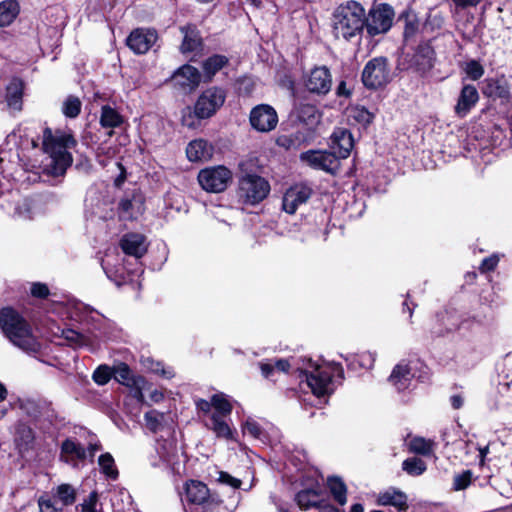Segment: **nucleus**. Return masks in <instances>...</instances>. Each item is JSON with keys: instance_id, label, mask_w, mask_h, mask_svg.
Returning <instances> with one entry per match:
<instances>
[{"instance_id": "obj_1", "label": "nucleus", "mask_w": 512, "mask_h": 512, "mask_svg": "<svg viewBox=\"0 0 512 512\" xmlns=\"http://www.w3.org/2000/svg\"><path fill=\"white\" fill-rule=\"evenodd\" d=\"M76 145V140L71 134L45 128L43 131L42 146L49 155L44 165V172L53 177L63 176L67 168L72 164V155L68 149Z\"/></svg>"}, {"instance_id": "obj_2", "label": "nucleus", "mask_w": 512, "mask_h": 512, "mask_svg": "<svg viewBox=\"0 0 512 512\" xmlns=\"http://www.w3.org/2000/svg\"><path fill=\"white\" fill-rule=\"evenodd\" d=\"M0 328L9 341L27 353H37L41 344L32 333L30 324L14 309L0 310Z\"/></svg>"}, {"instance_id": "obj_3", "label": "nucleus", "mask_w": 512, "mask_h": 512, "mask_svg": "<svg viewBox=\"0 0 512 512\" xmlns=\"http://www.w3.org/2000/svg\"><path fill=\"white\" fill-rule=\"evenodd\" d=\"M365 26V10L355 1L337 8L333 16V32L337 38L349 40L361 34Z\"/></svg>"}, {"instance_id": "obj_4", "label": "nucleus", "mask_w": 512, "mask_h": 512, "mask_svg": "<svg viewBox=\"0 0 512 512\" xmlns=\"http://www.w3.org/2000/svg\"><path fill=\"white\" fill-rule=\"evenodd\" d=\"M269 191V183L258 175L247 174L239 181V196L245 203H259L266 198Z\"/></svg>"}, {"instance_id": "obj_5", "label": "nucleus", "mask_w": 512, "mask_h": 512, "mask_svg": "<svg viewBox=\"0 0 512 512\" xmlns=\"http://www.w3.org/2000/svg\"><path fill=\"white\" fill-rule=\"evenodd\" d=\"M232 180V173L224 166L202 169L198 174L200 186L207 192L220 193Z\"/></svg>"}, {"instance_id": "obj_6", "label": "nucleus", "mask_w": 512, "mask_h": 512, "mask_svg": "<svg viewBox=\"0 0 512 512\" xmlns=\"http://www.w3.org/2000/svg\"><path fill=\"white\" fill-rule=\"evenodd\" d=\"M226 92L219 87H211L198 97L194 105V113L199 119H206L214 115L223 106Z\"/></svg>"}, {"instance_id": "obj_7", "label": "nucleus", "mask_w": 512, "mask_h": 512, "mask_svg": "<svg viewBox=\"0 0 512 512\" xmlns=\"http://www.w3.org/2000/svg\"><path fill=\"white\" fill-rule=\"evenodd\" d=\"M390 70L387 59L376 57L368 61L362 72L363 84L370 89L386 85L390 81Z\"/></svg>"}, {"instance_id": "obj_8", "label": "nucleus", "mask_w": 512, "mask_h": 512, "mask_svg": "<svg viewBox=\"0 0 512 512\" xmlns=\"http://www.w3.org/2000/svg\"><path fill=\"white\" fill-rule=\"evenodd\" d=\"M393 10L387 4L370 11L369 16L365 17V25L370 35H377L388 31L392 25Z\"/></svg>"}, {"instance_id": "obj_9", "label": "nucleus", "mask_w": 512, "mask_h": 512, "mask_svg": "<svg viewBox=\"0 0 512 512\" xmlns=\"http://www.w3.org/2000/svg\"><path fill=\"white\" fill-rule=\"evenodd\" d=\"M300 159L314 169H320L331 174L336 173L340 167L338 157L330 151L310 150L302 153Z\"/></svg>"}, {"instance_id": "obj_10", "label": "nucleus", "mask_w": 512, "mask_h": 512, "mask_svg": "<svg viewBox=\"0 0 512 512\" xmlns=\"http://www.w3.org/2000/svg\"><path fill=\"white\" fill-rule=\"evenodd\" d=\"M249 120L255 130L270 132L277 126L278 115L272 106L260 104L251 110Z\"/></svg>"}, {"instance_id": "obj_11", "label": "nucleus", "mask_w": 512, "mask_h": 512, "mask_svg": "<svg viewBox=\"0 0 512 512\" xmlns=\"http://www.w3.org/2000/svg\"><path fill=\"white\" fill-rule=\"evenodd\" d=\"M306 89L310 93L326 95L332 86V75L326 66L313 68L304 81Z\"/></svg>"}, {"instance_id": "obj_12", "label": "nucleus", "mask_w": 512, "mask_h": 512, "mask_svg": "<svg viewBox=\"0 0 512 512\" xmlns=\"http://www.w3.org/2000/svg\"><path fill=\"white\" fill-rule=\"evenodd\" d=\"M185 495L188 502L197 505H203L204 511L218 506L220 501H215L210 497L208 487L196 480H190L185 485Z\"/></svg>"}, {"instance_id": "obj_13", "label": "nucleus", "mask_w": 512, "mask_h": 512, "mask_svg": "<svg viewBox=\"0 0 512 512\" xmlns=\"http://www.w3.org/2000/svg\"><path fill=\"white\" fill-rule=\"evenodd\" d=\"M312 195V189L306 185H295L290 187L283 196V210L289 214H294L297 208L306 203Z\"/></svg>"}, {"instance_id": "obj_14", "label": "nucleus", "mask_w": 512, "mask_h": 512, "mask_svg": "<svg viewBox=\"0 0 512 512\" xmlns=\"http://www.w3.org/2000/svg\"><path fill=\"white\" fill-rule=\"evenodd\" d=\"M354 146V140L350 131L344 128H337L331 135V152L338 157V160L347 158Z\"/></svg>"}, {"instance_id": "obj_15", "label": "nucleus", "mask_w": 512, "mask_h": 512, "mask_svg": "<svg viewBox=\"0 0 512 512\" xmlns=\"http://www.w3.org/2000/svg\"><path fill=\"white\" fill-rule=\"evenodd\" d=\"M157 40L154 30L136 29L127 38V45L137 54L146 53Z\"/></svg>"}, {"instance_id": "obj_16", "label": "nucleus", "mask_w": 512, "mask_h": 512, "mask_svg": "<svg viewBox=\"0 0 512 512\" xmlns=\"http://www.w3.org/2000/svg\"><path fill=\"white\" fill-rule=\"evenodd\" d=\"M306 381L314 395L320 397L330 393L332 375L327 370L315 366L312 372L306 373Z\"/></svg>"}, {"instance_id": "obj_17", "label": "nucleus", "mask_w": 512, "mask_h": 512, "mask_svg": "<svg viewBox=\"0 0 512 512\" xmlns=\"http://www.w3.org/2000/svg\"><path fill=\"white\" fill-rule=\"evenodd\" d=\"M202 75L195 67L184 65L180 67L172 76V81L184 89H194L201 82Z\"/></svg>"}, {"instance_id": "obj_18", "label": "nucleus", "mask_w": 512, "mask_h": 512, "mask_svg": "<svg viewBox=\"0 0 512 512\" xmlns=\"http://www.w3.org/2000/svg\"><path fill=\"white\" fill-rule=\"evenodd\" d=\"M434 50L428 43L420 44L413 54L411 66L418 72H426L433 67Z\"/></svg>"}, {"instance_id": "obj_19", "label": "nucleus", "mask_w": 512, "mask_h": 512, "mask_svg": "<svg viewBox=\"0 0 512 512\" xmlns=\"http://www.w3.org/2000/svg\"><path fill=\"white\" fill-rule=\"evenodd\" d=\"M120 246L125 254L141 258L147 251L145 237L138 233H129L122 237Z\"/></svg>"}, {"instance_id": "obj_20", "label": "nucleus", "mask_w": 512, "mask_h": 512, "mask_svg": "<svg viewBox=\"0 0 512 512\" xmlns=\"http://www.w3.org/2000/svg\"><path fill=\"white\" fill-rule=\"evenodd\" d=\"M479 94L475 86L465 85L460 93L458 102L455 106V112L458 116L464 117L470 109L477 103Z\"/></svg>"}, {"instance_id": "obj_21", "label": "nucleus", "mask_w": 512, "mask_h": 512, "mask_svg": "<svg viewBox=\"0 0 512 512\" xmlns=\"http://www.w3.org/2000/svg\"><path fill=\"white\" fill-rule=\"evenodd\" d=\"M186 154L190 161H208L213 156V146L203 139L191 141L187 148Z\"/></svg>"}, {"instance_id": "obj_22", "label": "nucleus", "mask_w": 512, "mask_h": 512, "mask_svg": "<svg viewBox=\"0 0 512 512\" xmlns=\"http://www.w3.org/2000/svg\"><path fill=\"white\" fill-rule=\"evenodd\" d=\"M120 216L124 220L136 219L144 212V202L139 195L122 199L119 203Z\"/></svg>"}, {"instance_id": "obj_23", "label": "nucleus", "mask_w": 512, "mask_h": 512, "mask_svg": "<svg viewBox=\"0 0 512 512\" xmlns=\"http://www.w3.org/2000/svg\"><path fill=\"white\" fill-rule=\"evenodd\" d=\"M184 35L181 45L182 53L198 52L202 48V38L195 26L187 25L180 28Z\"/></svg>"}, {"instance_id": "obj_24", "label": "nucleus", "mask_w": 512, "mask_h": 512, "mask_svg": "<svg viewBox=\"0 0 512 512\" xmlns=\"http://www.w3.org/2000/svg\"><path fill=\"white\" fill-rule=\"evenodd\" d=\"M24 83L19 78H13L6 88V102L10 109L14 111L22 110Z\"/></svg>"}, {"instance_id": "obj_25", "label": "nucleus", "mask_w": 512, "mask_h": 512, "mask_svg": "<svg viewBox=\"0 0 512 512\" xmlns=\"http://www.w3.org/2000/svg\"><path fill=\"white\" fill-rule=\"evenodd\" d=\"M411 378L412 375L409 366L405 363H399L394 367L389 377V381L399 391H401L408 387Z\"/></svg>"}, {"instance_id": "obj_26", "label": "nucleus", "mask_w": 512, "mask_h": 512, "mask_svg": "<svg viewBox=\"0 0 512 512\" xmlns=\"http://www.w3.org/2000/svg\"><path fill=\"white\" fill-rule=\"evenodd\" d=\"M123 122V117L112 107L105 105L101 109L100 124L103 128L113 129L119 127ZM113 130L108 132V136L113 135Z\"/></svg>"}, {"instance_id": "obj_27", "label": "nucleus", "mask_w": 512, "mask_h": 512, "mask_svg": "<svg viewBox=\"0 0 512 512\" xmlns=\"http://www.w3.org/2000/svg\"><path fill=\"white\" fill-rule=\"evenodd\" d=\"M378 504L383 506L392 505L399 510H404L407 508V496L400 491L388 490L379 495Z\"/></svg>"}, {"instance_id": "obj_28", "label": "nucleus", "mask_w": 512, "mask_h": 512, "mask_svg": "<svg viewBox=\"0 0 512 512\" xmlns=\"http://www.w3.org/2000/svg\"><path fill=\"white\" fill-rule=\"evenodd\" d=\"M228 63V59L223 55H213L203 63L204 81H210L212 77Z\"/></svg>"}, {"instance_id": "obj_29", "label": "nucleus", "mask_w": 512, "mask_h": 512, "mask_svg": "<svg viewBox=\"0 0 512 512\" xmlns=\"http://www.w3.org/2000/svg\"><path fill=\"white\" fill-rule=\"evenodd\" d=\"M19 13V4L15 0L0 3V27L10 25Z\"/></svg>"}, {"instance_id": "obj_30", "label": "nucleus", "mask_w": 512, "mask_h": 512, "mask_svg": "<svg viewBox=\"0 0 512 512\" xmlns=\"http://www.w3.org/2000/svg\"><path fill=\"white\" fill-rule=\"evenodd\" d=\"M61 451L62 454L71 456L72 458H76L78 460L87 459L86 449L80 443L71 439H67L62 443Z\"/></svg>"}, {"instance_id": "obj_31", "label": "nucleus", "mask_w": 512, "mask_h": 512, "mask_svg": "<svg viewBox=\"0 0 512 512\" xmlns=\"http://www.w3.org/2000/svg\"><path fill=\"white\" fill-rule=\"evenodd\" d=\"M328 487L334 496V499L340 504L344 505L347 501L346 498V485L338 477H330L328 479Z\"/></svg>"}, {"instance_id": "obj_32", "label": "nucleus", "mask_w": 512, "mask_h": 512, "mask_svg": "<svg viewBox=\"0 0 512 512\" xmlns=\"http://www.w3.org/2000/svg\"><path fill=\"white\" fill-rule=\"evenodd\" d=\"M212 424L210 428L217 435V437H222L225 439L232 438V431L228 424L220 417L218 414H212L211 416Z\"/></svg>"}, {"instance_id": "obj_33", "label": "nucleus", "mask_w": 512, "mask_h": 512, "mask_svg": "<svg viewBox=\"0 0 512 512\" xmlns=\"http://www.w3.org/2000/svg\"><path fill=\"white\" fill-rule=\"evenodd\" d=\"M82 103L76 96H68L62 105V112L68 118H76L81 112Z\"/></svg>"}, {"instance_id": "obj_34", "label": "nucleus", "mask_w": 512, "mask_h": 512, "mask_svg": "<svg viewBox=\"0 0 512 512\" xmlns=\"http://www.w3.org/2000/svg\"><path fill=\"white\" fill-rule=\"evenodd\" d=\"M55 496L64 506L72 505L76 500V490L70 484H61L56 488Z\"/></svg>"}, {"instance_id": "obj_35", "label": "nucleus", "mask_w": 512, "mask_h": 512, "mask_svg": "<svg viewBox=\"0 0 512 512\" xmlns=\"http://www.w3.org/2000/svg\"><path fill=\"white\" fill-rule=\"evenodd\" d=\"M113 377L119 383L132 386L136 382L132 379L131 370L125 363H120L112 370Z\"/></svg>"}, {"instance_id": "obj_36", "label": "nucleus", "mask_w": 512, "mask_h": 512, "mask_svg": "<svg viewBox=\"0 0 512 512\" xmlns=\"http://www.w3.org/2000/svg\"><path fill=\"white\" fill-rule=\"evenodd\" d=\"M402 468L405 472L412 476H419L426 470L425 462L416 457L408 458L402 463Z\"/></svg>"}, {"instance_id": "obj_37", "label": "nucleus", "mask_w": 512, "mask_h": 512, "mask_svg": "<svg viewBox=\"0 0 512 512\" xmlns=\"http://www.w3.org/2000/svg\"><path fill=\"white\" fill-rule=\"evenodd\" d=\"M98 464L101 471L108 477L115 479L118 476V471L115 468L114 459L110 453L100 455Z\"/></svg>"}, {"instance_id": "obj_38", "label": "nucleus", "mask_w": 512, "mask_h": 512, "mask_svg": "<svg viewBox=\"0 0 512 512\" xmlns=\"http://www.w3.org/2000/svg\"><path fill=\"white\" fill-rule=\"evenodd\" d=\"M296 501L300 508L309 509L318 502V495L313 490H303L296 495Z\"/></svg>"}, {"instance_id": "obj_39", "label": "nucleus", "mask_w": 512, "mask_h": 512, "mask_svg": "<svg viewBox=\"0 0 512 512\" xmlns=\"http://www.w3.org/2000/svg\"><path fill=\"white\" fill-rule=\"evenodd\" d=\"M212 406L215 408L216 413L220 417L229 415L232 411V406L223 394H215L212 396Z\"/></svg>"}, {"instance_id": "obj_40", "label": "nucleus", "mask_w": 512, "mask_h": 512, "mask_svg": "<svg viewBox=\"0 0 512 512\" xmlns=\"http://www.w3.org/2000/svg\"><path fill=\"white\" fill-rule=\"evenodd\" d=\"M349 117L359 124L368 125L372 122L374 116L365 107H354L349 111Z\"/></svg>"}, {"instance_id": "obj_41", "label": "nucleus", "mask_w": 512, "mask_h": 512, "mask_svg": "<svg viewBox=\"0 0 512 512\" xmlns=\"http://www.w3.org/2000/svg\"><path fill=\"white\" fill-rule=\"evenodd\" d=\"M409 448L411 452L421 455H429L432 451V444L424 438L416 437L410 441Z\"/></svg>"}, {"instance_id": "obj_42", "label": "nucleus", "mask_w": 512, "mask_h": 512, "mask_svg": "<svg viewBox=\"0 0 512 512\" xmlns=\"http://www.w3.org/2000/svg\"><path fill=\"white\" fill-rule=\"evenodd\" d=\"M62 336L68 344L75 347H81L87 344L86 337L72 329L63 330Z\"/></svg>"}, {"instance_id": "obj_43", "label": "nucleus", "mask_w": 512, "mask_h": 512, "mask_svg": "<svg viewBox=\"0 0 512 512\" xmlns=\"http://www.w3.org/2000/svg\"><path fill=\"white\" fill-rule=\"evenodd\" d=\"M112 370L107 365H100L93 373L92 379L95 383L98 385H105L107 384L110 379L112 378Z\"/></svg>"}, {"instance_id": "obj_44", "label": "nucleus", "mask_w": 512, "mask_h": 512, "mask_svg": "<svg viewBox=\"0 0 512 512\" xmlns=\"http://www.w3.org/2000/svg\"><path fill=\"white\" fill-rule=\"evenodd\" d=\"M98 504V494L97 492H92L89 494L88 498L84 500L81 504V512H102L97 509Z\"/></svg>"}, {"instance_id": "obj_45", "label": "nucleus", "mask_w": 512, "mask_h": 512, "mask_svg": "<svg viewBox=\"0 0 512 512\" xmlns=\"http://www.w3.org/2000/svg\"><path fill=\"white\" fill-rule=\"evenodd\" d=\"M40 512H63L61 507L56 505V502L50 498L42 496L38 500Z\"/></svg>"}, {"instance_id": "obj_46", "label": "nucleus", "mask_w": 512, "mask_h": 512, "mask_svg": "<svg viewBox=\"0 0 512 512\" xmlns=\"http://www.w3.org/2000/svg\"><path fill=\"white\" fill-rule=\"evenodd\" d=\"M472 473L467 470L461 474H457L454 477V488L455 490H462L469 486L471 483Z\"/></svg>"}, {"instance_id": "obj_47", "label": "nucleus", "mask_w": 512, "mask_h": 512, "mask_svg": "<svg viewBox=\"0 0 512 512\" xmlns=\"http://www.w3.org/2000/svg\"><path fill=\"white\" fill-rule=\"evenodd\" d=\"M466 73L472 80H478L483 76L484 69L477 61L472 60L466 66Z\"/></svg>"}, {"instance_id": "obj_48", "label": "nucleus", "mask_w": 512, "mask_h": 512, "mask_svg": "<svg viewBox=\"0 0 512 512\" xmlns=\"http://www.w3.org/2000/svg\"><path fill=\"white\" fill-rule=\"evenodd\" d=\"M244 433H248L253 438L260 439L263 432L259 424L253 420H248L244 425Z\"/></svg>"}, {"instance_id": "obj_49", "label": "nucleus", "mask_w": 512, "mask_h": 512, "mask_svg": "<svg viewBox=\"0 0 512 512\" xmlns=\"http://www.w3.org/2000/svg\"><path fill=\"white\" fill-rule=\"evenodd\" d=\"M218 481L220 483L229 485L235 489H237L241 486V480H239V479L231 476L227 472H223V471L219 472Z\"/></svg>"}, {"instance_id": "obj_50", "label": "nucleus", "mask_w": 512, "mask_h": 512, "mask_svg": "<svg viewBox=\"0 0 512 512\" xmlns=\"http://www.w3.org/2000/svg\"><path fill=\"white\" fill-rule=\"evenodd\" d=\"M419 24L416 19H409L406 18L405 20V26H404V37L407 40L408 38L415 35V33L418 31Z\"/></svg>"}, {"instance_id": "obj_51", "label": "nucleus", "mask_w": 512, "mask_h": 512, "mask_svg": "<svg viewBox=\"0 0 512 512\" xmlns=\"http://www.w3.org/2000/svg\"><path fill=\"white\" fill-rule=\"evenodd\" d=\"M499 262V257L497 255H492L490 257L485 258L480 266V270L482 273L492 271L495 269Z\"/></svg>"}, {"instance_id": "obj_52", "label": "nucleus", "mask_w": 512, "mask_h": 512, "mask_svg": "<svg viewBox=\"0 0 512 512\" xmlns=\"http://www.w3.org/2000/svg\"><path fill=\"white\" fill-rule=\"evenodd\" d=\"M31 293L34 297L46 298L49 295V289L45 284L34 283L31 288Z\"/></svg>"}, {"instance_id": "obj_53", "label": "nucleus", "mask_w": 512, "mask_h": 512, "mask_svg": "<svg viewBox=\"0 0 512 512\" xmlns=\"http://www.w3.org/2000/svg\"><path fill=\"white\" fill-rule=\"evenodd\" d=\"M158 416H159V414L156 411H150V412L145 413L144 418L146 420L147 426L152 431H156L158 428V425H159Z\"/></svg>"}, {"instance_id": "obj_54", "label": "nucleus", "mask_w": 512, "mask_h": 512, "mask_svg": "<svg viewBox=\"0 0 512 512\" xmlns=\"http://www.w3.org/2000/svg\"><path fill=\"white\" fill-rule=\"evenodd\" d=\"M151 370L157 374H161L165 378L173 377V371L171 369H165L161 363H155Z\"/></svg>"}, {"instance_id": "obj_55", "label": "nucleus", "mask_w": 512, "mask_h": 512, "mask_svg": "<svg viewBox=\"0 0 512 512\" xmlns=\"http://www.w3.org/2000/svg\"><path fill=\"white\" fill-rule=\"evenodd\" d=\"M317 110L313 105H303L300 108L301 117L316 118Z\"/></svg>"}, {"instance_id": "obj_56", "label": "nucleus", "mask_w": 512, "mask_h": 512, "mask_svg": "<svg viewBox=\"0 0 512 512\" xmlns=\"http://www.w3.org/2000/svg\"><path fill=\"white\" fill-rule=\"evenodd\" d=\"M260 369H261L262 375L265 378H270L273 375L275 366L272 363H260Z\"/></svg>"}, {"instance_id": "obj_57", "label": "nucleus", "mask_w": 512, "mask_h": 512, "mask_svg": "<svg viewBox=\"0 0 512 512\" xmlns=\"http://www.w3.org/2000/svg\"><path fill=\"white\" fill-rule=\"evenodd\" d=\"M457 7L467 8L477 6L481 0H452Z\"/></svg>"}, {"instance_id": "obj_58", "label": "nucleus", "mask_w": 512, "mask_h": 512, "mask_svg": "<svg viewBox=\"0 0 512 512\" xmlns=\"http://www.w3.org/2000/svg\"><path fill=\"white\" fill-rule=\"evenodd\" d=\"M196 406L200 411H203L204 413L210 412V409L212 407V401L209 402L204 399H199L196 401Z\"/></svg>"}, {"instance_id": "obj_59", "label": "nucleus", "mask_w": 512, "mask_h": 512, "mask_svg": "<svg viewBox=\"0 0 512 512\" xmlns=\"http://www.w3.org/2000/svg\"><path fill=\"white\" fill-rule=\"evenodd\" d=\"M275 370L287 372L290 368V364L285 359H279L274 362Z\"/></svg>"}, {"instance_id": "obj_60", "label": "nucleus", "mask_w": 512, "mask_h": 512, "mask_svg": "<svg viewBox=\"0 0 512 512\" xmlns=\"http://www.w3.org/2000/svg\"><path fill=\"white\" fill-rule=\"evenodd\" d=\"M101 449V445L98 443L90 444L86 450L87 452V458H89L91 461H93V458L95 456V453Z\"/></svg>"}, {"instance_id": "obj_61", "label": "nucleus", "mask_w": 512, "mask_h": 512, "mask_svg": "<svg viewBox=\"0 0 512 512\" xmlns=\"http://www.w3.org/2000/svg\"><path fill=\"white\" fill-rule=\"evenodd\" d=\"M450 401H451V405L454 409H460L464 403V399L461 395L451 396Z\"/></svg>"}, {"instance_id": "obj_62", "label": "nucleus", "mask_w": 512, "mask_h": 512, "mask_svg": "<svg viewBox=\"0 0 512 512\" xmlns=\"http://www.w3.org/2000/svg\"><path fill=\"white\" fill-rule=\"evenodd\" d=\"M336 94L338 96H344V97H348L350 95V91L347 89L346 83L344 81L339 83V85L336 89Z\"/></svg>"}, {"instance_id": "obj_63", "label": "nucleus", "mask_w": 512, "mask_h": 512, "mask_svg": "<svg viewBox=\"0 0 512 512\" xmlns=\"http://www.w3.org/2000/svg\"><path fill=\"white\" fill-rule=\"evenodd\" d=\"M489 453V446L479 448L480 462L483 463L486 455Z\"/></svg>"}, {"instance_id": "obj_64", "label": "nucleus", "mask_w": 512, "mask_h": 512, "mask_svg": "<svg viewBox=\"0 0 512 512\" xmlns=\"http://www.w3.org/2000/svg\"><path fill=\"white\" fill-rule=\"evenodd\" d=\"M133 397L136 398L138 401H143V393L140 388H135L133 390Z\"/></svg>"}]
</instances>
